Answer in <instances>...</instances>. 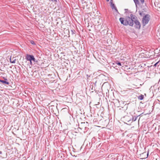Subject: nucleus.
<instances>
[{"mask_svg":"<svg viewBox=\"0 0 160 160\" xmlns=\"http://www.w3.org/2000/svg\"><path fill=\"white\" fill-rule=\"evenodd\" d=\"M5 80H3L0 79V82H1L3 84H6L7 85H8L9 84V83L7 81V79H5Z\"/></svg>","mask_w":160,"mask_h":160,"instance_id":"1a4fd4ad","label":"nucleus"},{"mask_svg":"<svg viewBox=\"0 0 160 160\" xmlns=\"http://www.w3.org/2000/svg\"><path fill=\"white\" fill-rule=\"evenodd\" d=\"M119 21L122 24L125 26L129 25L130 26H132L134 24L133 21L129 17H126L125 18H120Z\"/></svg>","mask_w":160,"mask_h":160,"instance_id":"f257e3e1","label":"nucleus"},{"mask_svg":"<svg viewBox=\"0 0 160 160\" xmlns=\"http://www.w3.org/2000/svg\"><path fill=\"white\" fill-rule=\"evenodd\" d=\"M30 42L33 45H35V44L34 41L32 40H31L30 41Z\"/></svg>","mask_w":160,"mask_h":160,"instance_id":"4468645a","label":"nucleus"},{"mask_svg":"<svg viewBox=\"0 0 160 160\" xmlns=\"http://www.w3.org/2000/svg\"><path fill=\"white\" fill-rule=\"evenodd\" d=\"M111 7L112 9H114L116 12L118 13V11L114 4L112 3V4H111Z\"/></svg>","mask_w":160,"mask_h":160,"instance_id":"0eeeda50","label":"nucleus"},{"mask_svg":"<svg viewBox=\"0 0 160 160\" xmlns=\"http://www.w3.org/2000/svg\"><path fill=\"white\" fill-rule=\"evenodd\" d=\"M30 64H31V65H32V61H30Z\"/></svg>","mask_w":160,"mask_h":160,"instance_id":"a211bd4d","label":"nucleus"},{"mask_svg":"<svg viewBox=\"0 0 160 160\" xmlns=\"http://www.w3.org/2000/svg\"><path fill=\"white\" fill-rule=\"evenodd\" d=\"M157 64V63H155V64H154V65L155 66L156 65V64Z\"/></svg>","mask_w":160,"mask_h":160,"instance_id":"aec40b11","label":"nucleus"},{"mask_svg":"<svg viewBox=\"0 0 160 160\" xmlns=\"http://www.w3.org/2000/svg\"><path fill=\"white\" fill-rule=\"evenodd\" d=\"M142 3H143L144 2V0H140Z\"/></svg>","mask_w":160,"mask_h":160,"instance_id":"2eb2a0df","label":"nucleus"},{"mask_svg":"<svg viewBox=\"0 0 160 160\" xmlns=\"http://www.w3.org/2000/svg\"><path fill=\"white\" fill-rule=\"evenodd\" d=\"M134 23V27L136 29H140L141 28V23L138 20H136L133 22Z\"/></svg>","mask_w":160,"mask_h":160,"instance_id":"20e7f679","label":"nucleus"},{"mask_svg":"<svg viewBox=\"0 0 160 160\" xmlns=\"http://www.w3.org/2000/svg\"><path fill=\"white\" fill-rule=\"evenodd\" d=\"M149 15L148 14L146 15L142 18V24L143 27L148 23L149 20Z\"/></svg>","mask_w":160,"mask_h":160,"instance_id":"f03ea898","label":"nucleus"},{"mask_svg":"<svg viewBox=\"0 0 160 160\" xmlns=\"http://www.w3.org/2000/svg\"><path fill=\"white\" fill-rule=\"evenodd\" d=\"M130 18H131L132 19V20L133 21V22H134V20H137V17L136 16H135L134 15L132 14H130Z\"/></svg>","mask_w":160,"mask_h":160,"instance_id":"6e6552de","label":"nucleus"},{"mask_svg":"<svg viewBox=\"0 0 160 160\" xmlns=\"http://www.w3.org/2000/svg\"><path fill=\"white\" fill-rule=\"evenodd\" d=\"M107 2H108L109 0H106Z\"/></svg>","mask_w":160,"mask_h":160,"instance_id":"412c9836","label":"nucleus"},{"mask_svg":"<svg viewBox=\"0 0 160 160\" xmlns=\"http://www.w3.org/2000/svg\"><path fill=\"white\" fill-rule=\"evenodd\" d=\"M26 59L28 61H33L34 62H36L35 58L32 55L27 54L26 57Z\"/></svg>","mask_w":160,"mask_h":160,"instance_id":"7ed1b4c3","label":"nucleus"},{"mask_svg":"<svg viewBox=\"0 0 160 160\" xmlns=\"http://www.w3.org/2000/svg\"><path fill=\"white\" fill-rule=\"evenodd\" d=\"M110 3L111 4H112V0H110Z\"/></svg>","mask_w":160,"mask_h":160,"instance_id":"dca6fc26","label":"nucleus"},{"mask_svg":"<svg viewBox=\"0 0 160 160\" xmlns=\"http://www.w3.org/2000/svg\"><path fill=\"white\" fill-rule=\"evenodd\" d=\"M134 2L135 3L136 5L137 6V5L139 4V2L138 0H133Z\"/></svg>","mask_w":160,"mask_h":160,"instance_id":"9b49d317","label":"nucleus"},{"mask_svg":"<svg viewBox=\"0 0 160 160\" xmlns=\"http://www.w3.org/2000/svg\"><path fill=\"white\" fill-rule=\"evenodd\" d=\"M138 117V116L136 117L135 116L131 115L130 116V119H131V123H132V122L135 121L137 119V118Z\"/></svg>","mask_w":160,"mask_h":160,"instance_id":"39448f33","label":"nucleus"},{"mask_svg":"<svg viewBox=\"0 0 160 160\" xmlns=\"http://www.w3.org/2000/svg\"><path fill=\"white\" fill-rule=\"evenodd\" d=\"M52 1H56V0H51Z\"/></svg>","mask_w":160,"mask_h":160,"instance_id":"6ab92c4d","label":"nucleus"},{"mask_svg":"<svg viewBox=\"0 0 160 160\" xmlns=\"http://www.w3.org/2000/svg\"><path fill=\"white\" fill-rule=\"evenodd\" d=\"M116 64L119 66H122L121 62H116Z\"/></svg>","mask_w":160,"mask_h":160,"instance_id":"ddd939ff","label":"nucleus"},{"mask_svg":"<svg viewBox=\"0 0 160 160\" xmlns=\"http://www.w3.org/2000/svg\"><path fill=\"white\" fill-rule=\"evenodd\" d=\"M143 98L144 96L142 94H141L138 97V98L140 100H142L143 99Z\"/></svg>","mask_w":160,"mask_h":160,"instance_id":"9d476101","label":"nucleus"},{"mask_svg":"<svg viewBox=\"0 0 160 160\" xmlns=\"http://www.w3.org/2000/svg\"><path fill=\"white\" fill-rule=\"evenodd\" d=\"M126 121L129 123H131V119H130V116H127L125 117Z\"/></svg>","mask_w":160,"mask_h":160,"instance_id":"423d86ee","label":"nucleus"},{"mask_svg":"<svg viewBox=\"0 0 160 160\" xmlns=\"http://www.w3.org/2000/svg\"><path fill=\"white\" fill-rule=\"evenodd\" d=\"M148 154H149V152H147V157L146 158H148Z\"/></svg>","mask_w":160,"mask_h":160,"instance_id":"f3484780","label":"nucleus"},{"mask_svg":"<svg viewBox=\"0 0 160 160\" xmlns=\"http://www.w3.org/2000/svg\"><path fill=\"white\" fill-rule=\"evenodd\" d=\"M10 62L11 63H15L16 59H14L13 60L12 59V60H11V59L10 58Z\"/></svg>","mask_w":160,"mask_h":160,"instance_id":"f8f14e48","label":"nucleus"}]
</instances>
